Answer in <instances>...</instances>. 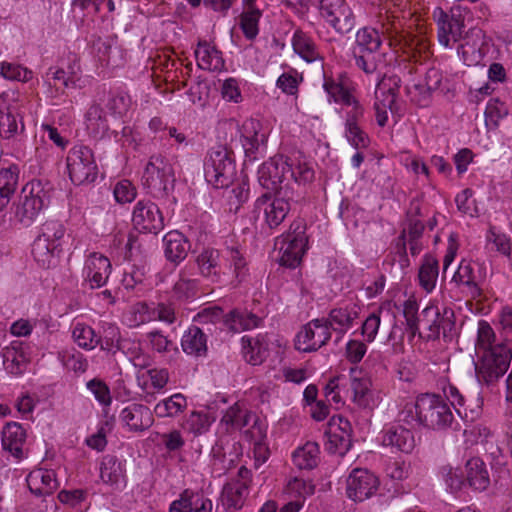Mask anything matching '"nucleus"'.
Listing matches in <instances>:
<instances>
[{
    "mask_svg": "<svg viewBox=\"0 0 512 512\" xmlns=\"http://www.w3.org/2000/svg\"><path fill=\"white\" fill-rule=\"evenodd\" d=\"M314 176L313 167L300 155H276L265 161L258 169L260 185L274 192H278V189L292 188L290 181L298 184L310 183Z\"/></svg>",
    "mask_w": 512,
    "mask_h": 512,
    "instance_id": "obj_1",
    "label": "nucleus"
},
{
    "mask_svg": "<svg viewBox=\"0 0 512 512\" xmlns=\"http://www.w3.org/2000/svg\"><path fill=\"white\" fill-rule=\"evenodd\" d=\"M66 228L59 220H47L32 245V255L43 268H50L62 251Z\"/></svg>",
    "mask_w": 512,
    "mask_h": 512,
    "instance_id": "obj_2",
    "label": "nucleus"
},
{
    "mask_svg": "<svg viewBox=\"0 0 512 512\" xmlns=\"http://www.w3.org/2000/svg\"><path fill=\"white\" fill-rule=\"evenodd\" d=\"M295 199L293 188L278 189L274 196L265 193L254 203V214L269 229L278 228L287 218Z\"/></svg>",
    "mask_w": 512,
    "mask_h": 512,
    "instance_id": "obj_3",
    "label": "nucleus"
},
{
    "mask_svg": "<svg viewBox=\"0 0 512 512\" xmlns=\"http://www.w3.org/2000/svg\"><path fill=\"white\" fill-rule=\"evenodd\" d=\"M417 424L433 430L451 428L454 415L448 403L439 395L421 394L415 401Z\"/></svg>",
    "mask_w": 512,
    "mask_h": 512,
    "instance_id": "obj_4",
    "label": "nucleus"
},
{
    "mask_svg": "<svg viewBox=\"0 0 512 512\" xmlns=\"http://www.w3.org/2000/svg\"><path fill=\"white\" fill-rule=\"evenodd\" d=\"M50 200V187L48 183L34 179L26 183L15 205L14 217L24 226H29L38 214L46 207Z\"/></svg>",
    "mask_w": 512,
    "mask_h": 512,
    "instance_id": "obj_5",
    "label": "nucleus"
},
{
    "mask_svg": "<svg viewBox=\"0 0 512 512\" xmlns=\"http://www.w3.org/2000/svg\"><path fill=\"white\" fill-rule=\"evenodd\" d=\"M232 151L224 145L212 147L204 161V176L214 188H227L236 176V165Z\"/></svg>",
    "mask_w": 512,
    "mask_h": 512,
    "instance_id": "obj_6",
    "label": "nucleus"
},
{
    "mask_svg": "<svg viewBox=\"0 0 512 512\" xmlns=\"http://www.w3.org/2000/svg\"><path fill=\"white\" fill-rule=\"evenodd\" d=\"M382 38L373 28L364 27L356 34V45L353 50L356 66L366 74L379 70L383 53L380 52Z\"/></svg>",
    "mask_w": 512,
    "mask_h": 512,
    "instance_id": "obj_7",
    "label": "nucleus"
},
{
    "mask_svg": "<svg viewBox=\"0 0 512 512\" xmlns=\"http://www.w3.org/2000/svg\"><path fill=\"white\" fill-rule=\"evenodd\" d=\"M175 180L170 160L161 154L152 155L142 175L144 188L153 196H165L174 188Z\"/></svg>",
    "mask_w": 512,
    "mask_h": 512,
    "instance_id": "obj_8",
    "label": "nucleus"
},
{
    "mask_svg": "<svg viewBox=\"0 0 512 512\" xmlns=\"http://www.w3.org/2000/svg\"><path fill=\"white\" fill-rule=\"evenodd\" d=\"M512 358V348L506 343L491 347L475 366L476 375L480 383L492 385L507 372Z\"/></svg>",
    "mask_w": 512,
    "mask_h": 512,
    "instance_id": "obj_9",
    "label": "nucleus"
},
{
    "mask_svg": "<svg viewBox=\"0 0 512 512\" xmlns=\"http://www.w3.org/2000/svg\"><path fill=\"white\" fill-rule=\"evenodd\" d=\"M421 323L427 330L423 336L426 342L438 340L441 334L445 341H451L455 334V313L449 307L426 306L421 311Z\"/></svg>",
    "mask_w": 512,
    "mask_h": 512,
    "instance_id": "obj_10",
    "label": "nucleus"
},
{
    "mask_svg": "<svg viewBox=\"0 0 512 512\" xmlns=\"http://www.w3.org/2000/svg\"><path fill=\"white\" fill-rule=\"evenodd\" d=\"M66 165L70 180L75 185L90 184L99 173L92 149L82 144L75 145L68 151Z\"/></svg>",
    "mask_w": 512,
    "mask_h": 512,
    "instance_id": "obj_11",
    "label": "nucleus"
},
{
    "mask_svg": "<svg viewBox=\"0 0 512 512\" xmlns=\"http://www.w3.org/2000/svg\"><path fill=\"white\" fill-rule=\"evenodd\" d=\"M305 230L306 226L303 221L297 220L290 225L287 234L277 239L275 245L279 247L281 254L280 265L295 268L300 264L308 244Z\"/></svg>",
    "mask_w": 512,
    "mask_h": 512,
    "instance_id": "obj_12",
    "label": "nucleus"
},
{
    "mask_svg": "<svg viewBox=\"0 0 512 512\" xmlns=\"http://www.w3.org/2000/svg\"><path fill=\"white\" fill-rule=\"evenodd\" d=\"M425 225L422 221L404 222L400 235L396 239V254L402 269L410 266L407 255V244L412 256H417L423 249L422 237Z\"/></svg>",
    "mask_w": 512,
    "mask_h": 512,
    "instance_id": "obj_13",
    "label": "nucleus"
},
{
    "mask_svg": "<svg viewBox=\"0 0 512 512\" xmlns=\"http://www.w3.org/2000/svg\"><path fill=\"white\" fill-rule=\"evenodd\" d=\"M378 477L365 468L353 469L346 479V495L354 502H363L379 489Z\"/></svg>",
    "mask_w": 512,
    "mask_h": 512,
    "instance_id": "obj_14",
    "label": "nucleus"
},
{
    "mask_svg": "<svg viewBox=\"0 0 512 512\" xmlns=\"http://www.w3.org/2000/svg\"><path fill=\"white\" fill-rule=\"evenodd\" d=\"M326 450L331 454L344 456L352 446V425L342 416H333L325 431Z\"/></svg>",
    "mask_w": 512,
    "mask_h": 512,
    "instance_id": "obj_15",
    "label": "nucleus"
},
{
    "mask_svg": "<svg viewBox=\"0 0 512 512\" xmlns=\"http://www.w3.org/2000/svg\"><path fill=\"white\" fill-rule=\"evenodd\" d=\"M331 338L329 326L324 318L311 320L296 335L295 348L302 352H313L324 346Z\"/></svg>",
    "mask_w": 512,
    "mask_h": 512,
    "instance_id": "obj_16",
    "label": "nucleus"
},
{
    "mask_svg": "<svg viewBox=\"0 0 512 512\" xmlns=\"http://www.w3.org/2000/svg\"><path fill=\"white\" fill-rule=\"evenodd\" d=\"M319 10L321 16L338 33L346 34L353 29L355 19L345 0H320Z\"/></svg>",
    "mask_w": 512,
    "mask_h": 512,
    "instance_id": "obj_17",
    "label": "nucleus"
},
{
    "mask_svg": "<svg viewBox=\"0 0 512 512\" xmlns=\"http://www.w3.org/2000/svg\"><path fill=\"white\" fill-rule=\"evenodd\" d=\"M239 133L246 158L256 160L266 148L267 134L262 124L258 120L247 119L239 128Z\"/></svg>",
    "mask_w": 512,
    "mask_h": 512,
    "instance_id": "obj_18",
    "label": "nucleus"
},
{
    "mask_svg": "<svg viewBox=\"0 0 512 512\" xmlns=\"http://www.w3.org/2000/svg\"><path fill=\"white\" fill-rule=\"evenodd\" d=\"M132 222L136 229L157 234L164 228V218L159 207L150 200H140L134 207Z\"/></svg>",
    "mask_w": 512,
    "mask_h": 512,
    "instance_id": "obj_19",
    "label": "nucleus"
},
{
    "mask_svg": "<svg viewBox=\"0 0 512 512\" xmlns=\"http://www.w3.org/2000/svg\"><path fill=\"white\" fill-rule=\"evenodd\" d=\"M83 273L91 289L100 288L107 283L111 273V263L104 255L92 253L86 259Z\"/></svg>",
    "mask_w": 512,
    "mask_h": 512,
    "instance_id": "obj_20",
    "label": "nucleus"
},
{
    "mask_svg": "<svg viewBox=\"0 0 512 512\" xmlns=\"http://www.w3.org/2000/svg\"><path fill=\"white\" fill-rule=\"evenodd\" d=\"M120 420L130 431L139 432L148 429L153 424L150 409L143 405L133 403L125 407L120 413Z\"/></svg>",
    "mask_w": 512,
    "mask_h": 512,
    "instance_id": "obj_21",
    "label": "nucleus"
},
{
    "mask_svg": "<svg viewBox=\"0 0 512 512\" xmlns=\"http://www.w3.org/2000/svg\"><path fill=\"white\" fill-rule=\"evenodd\" d=\"M162 241L165 258L175 265H178L187 257L191 248L190 241L177 230L166 233Z\"/></svg>",
    "mask_w": 512,
    "mask_h": 512,
    "instance_id": "obj_22",
    "label": "nucleus"
},
{
    "mask_svg": "<svg viewBox=\"0 0 512 512\" xmlns=\"http://www.w3.org/2000/svg\"><path fill=\"white\" fill-rule=\"evenodd\" d=\"M26 430L17 422H9L2 429L1 443L5 451H8L17 459L24 458L23 446L26 442Z\"/></svg>",
    "mask_w": 512,
    "mask_h": 512,
    "instance_id": "obj_23",
    "label": "nucleus"
},
{
    "mask_svg": "<svg viewBox=\"0 0 512 512\" xmlns=\"http://www.w3.org/2000/svg\"><path fill=\"white\" fill-rule=\"evenodd\" d=\"M27 486L36 496L51 495L59 486L54 470L35 469L26 478Z\"/></svg>",
    "mask_w": 512,
    "mask_h": 512,
    "instance_id": "obj_24",
    "label": "nucleus"
},
{
    "mask_svg": "<svg viewBox=\"0 0 512 512\" xmlns=\"http://www.w3.org/2000/svg\"><path fill=\"white\" fill-rule=\"evenodd\" d=\"M382 443L404 453H410L415 447L412 431L402 425H394L383 431Z\"/></svg>",
    "mask_w": 512,
    "mask_h": 512,
    "instance_id": "obj_25",
    "label": "nucleus"
},
{
    "mask_svg": "<svg viewBox=\"0 0 512 512\" xmlns=\"http://www.w3.org/2000/svg\"><path fill=\"white\" fill-rule=\"evenodd\" d=\"M222 262L220 251L211 247L204 248L196 258L200 274L212 282L219 281L222 273Z\"/></svg>",
    "mask_w": 512,
    "mask_h": 512,
    "instance_id": "obj_26",
    "label": "nucleus"
},
{
    "mask_svg": "<svg viewBox=\"0 0 512 512\" xmlns=\"http://www.w3.org/2000/svg\"><path fill=\"white\" fill-rule=\"evenodd\" d=\"M464 19L461 13H455L454 11L450 16L444 15V19L439 22L438 28V39L444 46H449L450 40L458 42L462 40V36L465 33Z\"/></svg>",
    "mask_w": 512,
    "mask_h": 512,
    "instance_id": "obj_27",
    "label": "nucleus"
},
{
    "mask_svg": "<svg viewBox=\"0 0 512 512\" xmlns=\"http://www.w3.org/2000/svg\"><path fill=\"white\" fill-rule=\"evenodd\" d=\"M19 108L17 103H10L7 99L0 97V137L9 139L16 135L19 130V123L21 130L23 124L18 119Z\"/></svg>",
    "mask_w": 512,
    "mask_h": 512,
    "instance_id": "obj_28",
    "label": "nucleus"
},
{
    "mask_svg": "<svg viewBox=\"0 0 512 512\" xmlns=\"http://www.w3.org/2000/svg\"><path fill=\"white\" fill-rule=\"evenodd\" d=\"M483 278L480 271L478 273L474 271L470 262L462 261L454 273L452 281L459 286H464L468 293L476 298L481 295L480 283Z\"/></svg>",
    "mask_w": 512,
    "mask_h": 512,
    "instance_id": "obj_29",
    "label": "nucleus"
},
{
    "mask_svg": "<svg viewBox=\"0 0 512 512\" xmlns=\"http://www.w3.org/2000/svg\"><path fill=\"white\" fill-rule=\"evenodd\" d=\"M356 369H351L352 401L360 409H372L375 405L373 392L371 390V380L368 377H358L354 375Z\"/></svg>",
    "mask_w": 512,
    "mask_h": 512,
    "instance_id": "obj_30",
    "label": "nucleus"
},
{
    "mask_svg": "<svg viewBox=\"0 0 512 512\" xmlns=\"http://www.w3.org/2000/svg\"><path fill=\"white\" fill-rule=\"evenodd\" d=\"M4 368L11 374L19 375L24 372L28 363V356L23 343L14 341L2 351Z\"/></svg>",
    "mask_w": 512,
    "mask_h": 512,
    "instance_id": "obj_31",
    "label": "nucleus"
},
{
    "mask_svg": "<svg viewBox=\"0 0 512 512\" xmlns=\"http://www.w3.org/2000/svg\"><path fill=\"white\" fill-rule=\"evenodd\" d=\"M100 478L105 484L111 486L125 483V462L114 455H105L100 463Z\"/></svg>",
    "mask_w": 512,
    "mask_h": 512,
    "instance_id": "obj_32",
    "label": "nucleus"
},
{
    "mask_svg": "<svg viewBox=\"0 0 512 512\" xmlns=\"http://www.w3.org/2000/svg\"><path fill=\"white\" fill-rule=\"evenodd\" d=\"M465 482L478 491H484L490 484L489 473L484 461L478 457L469 459L465 464Z\"/></svg>",
    "mask_w": 512,
    "mask_h": 512,
    "instance_id": "obj_33",
    "label": "nucleus"
},
{
    "mask_svg": "<svg viewBox=\"0 0 512 512\" xmlns=\"http://www.w3.org/2000/svg\"><path fill=\"white\" fill-rule=\"evenodd\" d=\"M181 347L188 355L195 357L206 356L207 336L199 327L192 325L183 334Z\"/></svg>",
    "mask_w": 512,
    "mask_h": 512,
    "instance_id": "obj_34",
    "label": "nucleus"
},
{
    "mask_svg": "<svg viewBox=\"0 0 512 512\" xmlns=\"http://www.w3.org/2000/svg\"><path fill=\"white\" fill-rule=\"evenodd\" d=\"M401 87V79L397 75H383L377 82L375 99L383 101L385 107L395 106Z\"/></svg>",
    "mask_w": 512,
    "mask_h": 512,
    "instance_id": "obj_35",
    "label": "nucleus"
},
{
    "mask_svg": "<svg viewBox=\"0 0 512 512\" xmlns=\"http://www.w3.org/2000/svg\"><path fill=\"white\" fill-rule=\"evenodd\" d=\"M261 319L253 313L234 309L224 317V325L233 332L253 329L259 326Z\"/></svg>",
    "mask_w": 512,
    "mask_h": 512,
    "instance_id": "obj_36",
    "label": "nucleus"
},
{
    "mask_svg": "<svg viewBox=\"0 0 512 512\" xmlns=\"http://www.w3.org/2000/svg\"><path fill=\"white\" fill-rule=\"evenodd\" d=\"M198 67L202 70H218L223 65L221 52L207 42H200L195 50Z\"/></svg>",
    "mask_w": 512,
    "mask_h": 512,
    "instance_id": "obj_37",
    "label": "nucleus"
},
{
    "mask_svg": "<svg viewBox=\"0 0 512 512\" xmlns=\"http://www.w3.org/2000/svg\"><path fill=\"white\" fill-rule=\"evenodd\" d=\"M358 313L349 307L334 308L329 312L327 318H324L325 323L329 326V330L344 334L353 324L357 318Z\"/></svg>",
    "mask_w": 512,
    "mask_h": 512,
    "instance_id": "obj_38",
    "label": "nucleus"
},
{
    "mask_svg": "<svg viewBox=\"0 0 512 512\" xmlns=\"http://www.w3.org/2000/svg\"><path fill=\"white\" fill-rule=\"evenodd\" d=\"M319 453L318 444L308 441L294 451L292 460L297 468L301 470H311L315 468L319 462Z\"/></svg>",
    "mask_w": 512,
    "mask_h": 512,
    "instance_id": "obj_39",
    "label": "nucleus"
},
{
    "mask_svg": "<svg viewBox=\"0 0 512 512\" xmlns=\"http://www.w3.org/2000/svg\"><path fill=\"white\" fill-rule=\"evenodd\" d=\"M249 495V486L244 483H229L222 492V504L228 509H241Z\"/></svg>",
    "mask_w": 512,
    "mask_h": 512,
    "instance_id": "obj_40",
    "label": "nucleus"
},
{
    "mask_svg": "<svg viewBox=\"0 0 512 512\" xmlns=\"http://www.w3.org/2000/svg\"><path fill=\"white\" fill-rule=\"evenodd\" d=\"M439 275L438 260L427 254L424 256L422 264L419 268L418 279L420 286L426 291L431 292L436 286Z\"/></svg>",
    "mask_w": 512,
    "mask_h": 512,
    "instance_id": "obj_41",
    "label": "nucleus"
},
{
    "mask_svg": "<svg viewBox=\"0 0 512 512\" xmlns=\"http://www.w3.org/2000/svg\"><path fill=\"white\" fill-rule=\"evenodd\" d=\"M19 172L16 166L0 170V211L10 202L18 186Z\"/></svg>",
    "mask_w": 512,
    "mask_h": 512,
    "instance_id": "obj_42",
    "label": "nucleus"
},
{
    "mask_svg": "<svg viewBox=\"0 0 512 512\" xmlns=\"http://www.w3.org/2000/svg\"><path fill=\"white\" fill-rule=\"evenodd\" d=\"M187 408V399L181 393H176L158 402L154 412L159 418L176 417Z\"/></svg>",
    "mask_w": 512,
    "mask_h": 512,
    "instance_id": "obj_43",
    "label": "nucleus"
},
{
    "mask_svg": "<svg viewBox=\"0 0 512 512\" xmlns=\"http://www.w3.org/2000/svg\"><path fill=\"white\" fill-rule=\"evenodd\" d=\"M86 126L94 137H103L109 130L104 109L99 104L90 106L86 113Z\"/></svg>",
    "mask_w": 512,
    "mask_h": 512,
    "instance_id": "obj_44",
    "label": "nucleus"
},
{
    "mask_svg": "<svg viewBox=\"0 0 512 512\" xmlns=\"http://www.w3.org/2000/svg\"><path fill=\"white\" fill-rule=\"evenodd\" d=\"M440 83V75L437 70H429L426 74L425 83L414 84L412 88L408 89V92L413 95L416 101L420 105H427L432 91H434Z\"/></svg>",
    "mask_w": 512,
    "mask_h": 512,
    "instance_id": "obj_45",
    "label": "nucleus"
},
{
    "mask_svg": "<svg viewBox=\"0 0 512 512\" xmlns=\"http://www.w3.org/2000/svg\"><path fill=\"white\" fill-rule=\"evenodd\" d=\"M245 360L252 365H260L267 357V346L259 338L243 336L241 339Z\"/></svg>",
    "mask_w": 512,
    "mask_h": 512,
    "instance_id": "obj_46",
    "label": "nucleus"
},
{
    "mask_svg": "<svg viewBox=\"0 0 512 512\" xmlns=\"http://www.w3.org/2000/svg\"><path fill=\"white\" fill-rule=\"evenodd\" d=\"M292 46L295 53L309 63L319 59V53L316 49L315 43L301 30L295 31L292 39Z\"/></svg>",
    "mask_w": 512,
    "mask_h": 512,
    "instance_id": "obj_47",
    "label": "nucleus"
},
{
    "mask_svg": "<svg viewBox=\"0 0 512 512\" xmlns=\"http://www.w3.org/2000/svg\"><path fill=\"white\" fill-rule=\"evenodd\" d=\"M210 461L213 471L219 475L226 473L235 465V459L232 454L229 455L225 451L223 441H217L211 448Z\"/></svg>",
    "mask_w": 512,
    "mask_h": 512,
    "instance_id": "obj_48",
    "label": "nucleus"
},
{
    "mask_svg": "<svg viewBox=\"0 0 512 512\" xmlns=\"http://www.w3.org/2000/svg\"><path fill=\"white\" fill-rule=\"evenodd\" d=\"M72 338L77 345L86 350L94 349L100 342L93 328L85 323L77 322L72 327Z\"/></svg>",
    "mask_w": 512,
    "mask_h": 512,
    "instance_id": "obj_49",
    "label": "nucleus"
},
{
    "mask_svg": "<svg viewBox=\"0 0 512 512\" xmlns=\"http://www.w3.org/2000/svg\"><path fill=\"white\" fill-rule=\"evenodd\" d=\"M252 418H255V415L235 404L227 409L221 421L232 429L240 430L248 426Z\"/></svg>",
    "mask_w": 512,
    "mask_h": 512,
    "instance_id": "obj_50",
    "label": "nucleus"
},
{
    "mask_svg": "<svg viewBox=\"0 0 512 512\" xmlns=\"http://www.w3.org/2000/svg\"><path fill=\"white\" fill-rule=\"evenodd\" d=\"M173 296L177 300L185 301L196 297L198 293V280L187 277L183 271L179 274V279L175 282Z\"/></svg>",
    "mask_w": 512,
    "mask_h": 512,
    "instance_id": "obj_51",
    "label": "nucleus"
},
{
    "mask_svg": "<svg viewBox=\"0 0 512 512\" xmlns=\"http://www.w3.org/2000/svg\"><path fill=\"white\" fill-rule=\"evenodd\" d=\"M315 486L311 481H307L303 478L293 477L291 478L285 487V493L294 500L305 501L307 496L314 493Z\"/></svg>",
    "mask_w": 512,
    "mask_h": 512,
    "instance_id": "obj_52",
    "label": "nucleus"
},
{
    "mask_svg": "<svg viewBox=\"0 0 512 512\" xmlns=\"http://www.w3.org/2000/svg\"><path fill=\"white\" fill-rule=\"evenodd\" d=\"M146 338L149 342L151 350L159 354L179 352L177 345L167 336H165L161 330H152L146 334Z\"/></svg>",
    "mask_w": 512,
    "mask_h": 512,
    "instance_id": "obj_53",
    "label": "nucleus"
},
{
    "mask_svg": "<svg viewBox=\"0 0 512 512\" xmlns=\"http://www.w3.org/2000/svg\"><path fill=\"white\" fill-rule=\"evenodd\" d=\"M508 115V107L499 99H490L485 109V123L489 129H496L499 121Z\"/></svg>",
    "mask_w": 512,
    "mask_h": 512,
    "instance_id": "obj_54",
    "label": "nucleus"
},
{
    "mask_svg": "<svg viewBox=\"0 0 512 512\" xmlns=\"http://www.w3.org/2000/svg\"><path fill=\"white\" fill-rule=\"evenodd\" d=\"M480 34L481 30L479 29H469L462 36V40L459 41L457 52L465 62L479 50Z\"/></svg>",
    "mask_w": 512,
    "mask_h": 512,
    "instance_id": "obj_55",
    "label": "nucleus"
},
{
    "mask_svg": "<svg viewBox=\"0 0 512 512\" xmlns=\"http://www.w3.org/2000/svg\"><path fill=\"white\" fill-rule=\"evenodd\" d=\"M260 17L261 11L257 8L247 9L241 14L240 27L247 39L253 40L258 35V23Z\"/></svg>",
    "mask_w": 512,
    "mask_h": 512,
    "instance_id": "obj_56",
    "label": "nucleus"
},
{
    "mask_svg": "<svg viewBox=\"0 0 512 512\" xmlns=\"http://www.w3.org/2000/svg\"><path fill=\"white\" fill-rule=\"evenodd\" d=\"M210 423L206 413L193 411L185 420L183 427L195 435H200L208 431Z\"/></svg>",
    "mask_w": 512,
    "mask_h": 512,
    "instance_id": "obj_57",
    "label": "nucleus"
},
{
    "mask_svg": "<svg viewBox=\"0 0 512 512\" xmlns=\"http://www.w3.org/2000/svg\"><path fill=\"white\" fill-rule=\"evenodd\" d=\"M86 387L101 405L110 406L112 403L110 389L103 380L94 378L86 383Z\"/></svg>",
    "mask_w": 512,
    "mask_h": 512,
    "instance_id": "obj_58",
    "label": "nucleus"
},
{
    "mask_svg": "<svg viewBox=\"0 0 512 512\" xmlns=\"http://www.w3.org/2000/svg\"><path fill=\"white\" fill-rule=\"evenodd\" d=\"M1 75L9 80L27 82L32 78V72L19 64L3 62Z\"/></svg>",
    "mask_w": 512,
    "mask_h": 512,
    "instance_id": "obj_59",
    "label": "nucleus"
},
{
    "mask_svg": "<svg viewBox=\"0 0 512 512\" xmlns=\"http://www.w3.org/2000/svg\"><path fill=\"white\" fill-rule=\"evenodd\" d=\"M131 313V323L133 326H139L156 320V316L153 313V307H150L146 302H137L134 304Z\"/></svg>",
    "mask_w": 512,
    "mask_h": 512,
    "instance_id": "obj_60",
    "label": "nucleus"
},
{
    "mask_svg": "<svg viewBox=\"0 0 512 512\" xmlns=\"http://www.w3.org/2000/svg\"><path fill=\"white\" fill-rule=\"evenodd\" d=\"M345 136L348 142L356 149L366 148L369 144V138L358 124L345 123Z\"/></svg>",
    "mask_w": 512,
    "mask_h": 512,
    "instance_id": "obj_61",
    "label": "nucleus"
},
{
    "mask_svg": "<svg viewBox=\"0 0 512 512\" xmlns=\"http://www.w3.org/2000/svg\"><path fill=\"white\" fill-rule=\"evenodd\" d=\"M136 188L129 180L118 182L114 188V196L118 203H130L136 198Z\"/></svg>",
    "mask_w": 512,
    "mask_h": 512,
    "instance_id": "obj_62",
    "label": "nucleus"
},
{
    "mask_svg": "<svg viewBox=\"0 0 512 512\" xmlns=\"http://www.w3.org/2000/svg\"><path fill=\"white\" fill-rule=\"evenodd\" d=\"M494 339L495 333L489 323L486 321H480L477 335L478 347L483 349L484 352H487L491 349V347H494L492 345Z\"/></svg>",
    "mask_w": 512,
    "mask_h": 512,
    "instance_id": "obj_63",
    "label": "nucleus"
},
{
    "mask_svg": "<svg viewBox=\"0 0 512 512\" xmlns=\"http://www.w3.org/2000/svg\"><path fill=\"white\" fill-rule=\"evenodd\" d=\"M195 493L184 490L179 499L174 500L169 507V512H192Z\"/></svg>",
    "mask_w": 512,
    "mask_h": 512,
    "instance_id": "obj_64",
    "label": "nucleus"
}]
</instances>
